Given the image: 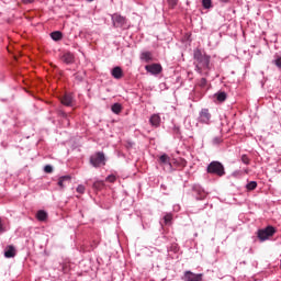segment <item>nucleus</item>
<instances>
[{
    "instance_id": "41",
    "label": "nucleus",
    "mask_w": 281,
    "mask_h": 281,
    "mask_svg": "<svg viewBox=\"0 0 281 281\" xmlns=\"http://www.w3.org/2000/svg\"><path fill=\"white\" fill-rule=\"evenodd\" d=\"M245 173H246V175H249V169H245Z\"/></svg>"
},
{
    "instance_id": "19",
    "label": "nucleus",
    "mask_w": 281,
    "mask_h": 281,
    "mask_svg": "<svg viewBox=\"0 0 281 281\" xmlns=\"http://www.w3.org/2000/svg\"><path fill=\"white\" fill-rule=\"evenodd\" d=\"M36 218H37V221H41L42 223L47 221V212H45L44 210L37 211Z\"/></svg>"
},
{
    "instance_id": "8",
    "label": "nucleus",
    "mask_w": 281,
    "mask_h": 281,
    "mask_svg": "<svg viewBox=\"0 0 281 281\" xmlns=\"http://www.w3.org/2000/svg\"><path fill=\"white\" fill-rule=\"evenodd\" d=\"M145 69L148 74H151V76H159V74L164 71V67H161V64H150L145 66Z\"/></svg>"
},
{
    "instance_id": "13",
    "label": "nucleus",
    "mask_w": 281,
    "mask_h": 281,
    "mask_svg": "<svg viewBox=\"0 0 281 281\" xmlns=\"http://www.w3.org/2000/svg\"><path fill=\"white\" fill-rule=\"evenodd\" d=\"M61 60L66 65H74V63L76 61V56H74L71 52H67L64 53V55L61 56Z\"/></svg>"
},
{
    "instance_id": "42",
    "label": "nucleus",
    "mask_w": 281,
    "mask_h": 281,
    "mask_svg": "<svg viewBox=\"0 0 281 281\" xmlns=\"http://www.w3.org/2000/svg\"><path fill=\"white\" fill-rule=\"evenodd\" d=\"M86 1H88L89 3H91V2L94 1V0H86Z\"/></svg>"
},
{
    "instance_id": "15",
    "label": "nucleus",
    "mask_w": 281,
    "mask_h": 281,
    "mask_svg": "<svg viewBox=\"0 0 281 281\" xmlns=\"http://www.w3.org/2000/svg\"><path fill=\"white\" fill-rule=\"evenodd\" d=\"M74 103V97L71 94H64V97L61 98V104H64V106H71V104Z\"/></svg>"
},
{
    "instance_id": "30",
    "label": "nucleus",
    "mask_w": 281,
    "mask_h": 281,
    "mask_svg": "<svg viewBox=\"0 0 281 281\" xmlns=\"http://www.w3.org/2000/svg\"><path fill=\"white\" fill-rule=\"evenodd\" d=\"M241 161L245 164V166H249V164H251V158H249V156L244 154L241 155Z\"/></svg>"
},
{
    "instance_id": "20",
    "label": "nucleus",
    "mask_w": 281,
    "mask_h": 281,
    "mask_svg": "<svg viewBox=\"0 0 281 281\" xmlns=\"http://www.w3.org/2000/svg\"><path fill=\"white\" fill-rule=\"evenodd\" d=\"M50 38H53V41H63V32H60V31L52 32Z\"/></svg>"
},
{
    "instance_id": "34",
    "label": "nucleus",
    "mask_w": 281,
    "mask_h": 281,
    "mask_svg": "<svg viewBox=\"0 0 281 281\" xmlns=\"http://www.w3.org/2000/svg\"><path fill=\"white\" fill-rule=\"evenodd\" d=\"M44 172H46L47 175H52V172H54V168L50 165H46L44 167Z\"/></svg>"
},
{
    "instance_id": "11",
    "label": "nucleus",
    "mask_w": 281,
    "mask_h": 281,
    "mask_svg": "<svg viewBox=\"0 0 281 281\" xmlns=\"http://www.w3.org/2000/svg\"><path fill=\"white\" fill-rule=\"evenodd\" d=\"M184 281H203V273H193L192 271L184 272Z\"/></svg>"
},
{
    "instance_id": "7",
    "label": "nucleus",
    "mask_w": 281,
    "mask_h": 281,
    "mask_svg": "<svg viewBox=\"0 0 281 281\" xmlns=\"http://www.w3.org/2000/svg\"><path fill=\"white\" fill-rule=\"evenodd\" d=\"M211 120H212V114L210 113V110L209 109H202L200 111L198 122H200V124H210Z\"/></svg>"
},
{
    "instance_id": "4",
    "label": "nucleus",
    "mask_w": 281,
    "mask_h": 281,
    "mask_svg": "<svg viewBox=\"0 0 281 281\" xmlns=\"http://www.w3.org/2000/svg\"><path fill=\"white\" fill-rule=\"evenodd\" d=\"M277 232L278 229L274 226L269 225L266 228L259 229L257 232V236L259 240L265 241V240H269V238H271V236H273Z\"/></svg>"
},
{
    "instance_id": "40",
    "label": "nucleus",
    "mask_w": 281,
    "mask_h": 281,
    "mask_svg": "<svg viewBox=\"0 0 281 281\" xmlns=\"http://www.w3.org/2000/svg\"><path fill=\"white\" fill-rule=\"evenodd\" d=\"M221 3H229V0H220Z\"/></svg>"
},
{
    "instance_id": "24",
    "label": "nucleus",
    "mask_w": 281,
    "mask_h": 281,
    "mask_svg": "<svg viewBox=\"0 0 281 281\" xmlns=\"http://www.w3.org/2000/svg\"><path fill=\"white\" fill-rule=\"evenodd\" d=\"M196 85L200 87V89H207V79L201 78Z\"/></svg>"
},
{
    "instance_id": "16",
    "label": "nucleus",
    "mask_w": 281,
    "mask_h": 281,
    "mask_svg": "<svg viewBox=\"0 0 281 281\" xmlns=\"http://www.w3.org/2000/svg\"><path fill=\"white\" fill-rule=\"evenodd\" d=\"M71 181V176H63L59 178L58 182H57V186H59V188L61 190L65 189V183H69Z\"/></svg>"
},
{
    "instance_id": "9",
    "label": "nucleus",
    "mask_w": 281,
    "mask_h": 281,
    "mask_svg": "<svg viewBox=\"0 0 281 281\" xmlns=\"http://www.w3.org/2000/svg\"><path fill=\"white\" fill-rule=\"evenodd\" d=\"M171 164L175 170H183V168L188 166V160H186L184 158H173L171 159Z\"/></svg>"
},
{
    "instance_id": "32",
    "label": "nucleus",
    "mask_w": 281,
    "mask_h": 281,
    "mask_svg": "<svg viewBox=\"0 0 281 281\" xmlns=\"http://www.w3.org/2000/svg\"><path fill=\"white\" fill-rule=\"evenodd\" d=\"M272 64L276 65V67H278L279 69H281V56H277Z\"/></svg>"
},
{
    "instance_id": "33",
    "label": "nucleus",
    "mask_w": 281,
    "mask_h": 281,
    "mask_svg": "<svg viewBox=\"0 0 281 281\" xmlns=\"http://www.w3.org/2000/svg\"><path fill=\"white\" fill-rule=\"evenodd\" d=\"M87 188H85V186L79 184L76 189V191L78 192V194H85Z\"/></svg>"
},
{
    "instance_id": "25",
    "label": "nucleus",
    "mask_w": 281,
    "mask_h": 281,
    "mask_svg": "<svg viewBox=\"0 0 281 281\" xmlns=\"http://www.w3.org/2000/svg\"><path fill=\"white\" fill-rule=\"evenodd\" d=\"M216 100H217L218 102H225V100H227V93H225V92H218V93L216 94Z\"/></svg>"
},
{
    "instance_id": "5",
    "label": "nucleus",
    "mask_w": 281,
    "mask_h": 281,
    "mask_svg": "<svg viewBox=\"0 0 281 281\" xmlns=\"http://www.w3.org/2000/svg\"><path fill=\"white\" fill-rule=\"evenodd\" d=\"M90 164L93 168H100V166H106V157L102 151H98L90 157Z\"/></svg>"
},
{
    "instance_id": "35",
    "label": "nucleus",
    "mask_w": 281,
    "mask_h": 281,
    "mask_svg": "<svg viewBox=\"0 0 281 281\" xmlns=\"http://www.w3.org/2000/svg\"><path fill=\"white\" fill-rule=\"evenodd\" d=\"M4 232H8V228H5V226L3 225V222L1 221V217H0V234H4Z\"/></svg>"
},
{
    "instance_id": "27",
    "label": "nucleus",
    "mask_w": 281,
    "mask_h": 281,
    "mask_svg": "<svg viewBox=\"0 0 281 281\" xmlns=\"http://www.w3.org/2000/svg\"><path fill=\"white\" fill-rule=\"evenodd\" d=\"M167 3L170 8V10H175V8H177V5H179V0H167Z\"/></svg>"
},
{
    "instance_id": "12",
    "label": "nucleus",
    "mask_w": 281,
    "mask_h": 281,
    "mask_svg": "<svg viewBox=\"0 0 281 281\" xmlns=\"http://www.w3.org/2000/svg\"><path fill=\"white\" fill-rule=\"evenodd\" d=\"M111 76H112V78H114L115 80H122V78H124V70L122 69V67L115 66V67L112 68V70H111Z\"/></svg>"
},
{
    "instance_id": "3",
    "label": "nucleus",
    "mask_w": 281,
    "mask_h": 281,
    "mask_svg": "<svg viewBox=\"0 0 281 281\" xmlns=\"http://www.w3.org/2000/svg\"><path fill=\"white\" fill-rule=\"evenodd\" d=\"M113 27H120L121 30H126L128 27V20L120 13H114L111 15Z\"/></svg>"
},
{
    "instance_id": "21",
    "label": "nucleus",
    "mask_w": 281,
    "mask_h": 281,
    "mask_svg": "<svg viewBox=\"0 0 281 281\" xmlns=\"http://www.w3.org/2000/svg\"><path fill=\"white\" fill-rule=\"evenodd\" d=\"M61 271L63 273H69V271H71V263L69 261H64L61 263Z\"/></svg>"
},
{
    "instance_id": "1",
    "label": "nucleus",
    "mask_w": 281,
    "mask_h": 281,
    "mask_svg": "<svg viewBox=\"0 0 281 281\" xmlns=\"http://www.w3.org/2000/svg\"><path fill=\"white\" fill-rule=\"evenodd\" d=\"M193 65H195V71L200 74V76H210V70L212 69L210 66L212 56L207 55L205 50H201V48H195L193 50Z\"/></svg>"
},
{
    "instance_id": "26",
    "label": "nucleus",
    "mask_w": 281,
    "mask_h": 281,
    "mask_svg": "<svg viewBox=\"0 0 281 281\" xmlns=\"http://www.w3.org/2000/svg\"><path fill=\"white\" fill-rule=\"evenodd\" d=\"M93 190H103L104 189V181H95L92 186Z\"/></svg>"
},
{
    "instance_id": "14",
    "label": "nucleus",
    "mask_w": 281,
    "mask_h": 281,
    "mask_svg": "<svg viewBox=\"0 0 281 281\" xmlns=\"http://www.w3.org/2000/svg\"><path fill=\"white\" fill-rule=\"evenodd\" d=\"M16 256V248L14 246L10 245L4 250V257L5 258H14Z\"/></svg>"
},
{
    "instance_id": "37",
    "label": "nucleus",
    "mask_w": 281,
    "mask_h": 281,
    "mask_svg": "<svg viewBox=\"0 0 281 281\" xmlns=\"http://www.w3.org/2000/svg\"><path fill=\"white\" fill-rule=\"evenodd\" d=\"M213 142H214V144H221V142H223V139L220 137H215Z\"/></svg>"
},
{
    "instance_id": "2",
    "label": "nucleus",
    "mask_w": 281,
    "mask_h": 281,
    "mask_svg": "<svg viewBox=\"0 0 281 281\" xmlns=\"http://www.w3.org/2000/svg\"><path fill=\"white\" fill-rule=\"evenodd\" d=\"M207 175H215V177H225V166L221 161L213 160L206 168Z\"/></svg>"
},
{
    "instance_id": "36",
    "label": "nucleus",
    "mask_w": 281,
    "mask_h": 281,
    "mask_svg": "<svg viewBox=\"0 0 281 281\" xmlns=\"http://www.w3.org/2000/svg\"><path fill=\"white\" fill-rule=\"evenodd\" d=\"M171 249H172V251H175V254H177L179 251V246H177V244H176V245L171 246Z\"/></svg>"
},
{
    "instance_id": "22",
    "label": "nucleus",
    "mask_w": 281,
    "mask_h": 281,
    "mask_svg": "<svg viewBox=\"0 0 281 281\" xmlns=\"http://www.w3.org/2000/svg\"><path fill=\"white\" fill-rule=\"evenodd\" d=\"M258 188V182L256 181H250L246 184V189L248 190V192H251L254 190H256Z\"/></svg>"
},
{
    "instance_id": "18",
    "label": "nucleus",
    "mask_w": 281,
    "mask_h": 281,
    "mask_svg": "<svg viewBox=\"0 0 281 281\" xmlns=\"http://www.w3.org/2000/svg\"><path fill=\"white\" fill-rule=\"evenodd\" d=\"M140 60H144L145 63H150L153 60V53H150V52H143L140 54Z\"/></svg>"
},
{
    "instance_id": "31",
    "label": "nucleus",
    "mask_w": 281,
    "mask_h": 281,
    "mask_svg": "<svg viewBox=\"0 0 281 281\" xmlns=\"http://www.w3.org/2000/svg\"><path fill=\"white\" fill-rule=\"evenodd\" d=\"M105 181H108L109 183H115V181H117V177H115L114 175H110L105 178Z\"/></svg>"
},
{
    "instance_id": "28",
    "label": "nucleus",
    "mask_w": 281,
    "mask_h": 281,
    "mask_svg": "<svg viewBox=\"0 0 281 281\" xmlns=\"http://www.w3.org/2000/svg\"><path fill=\"white\" fill-rule=\"evenodd\" d=\"M164 221H165V225H170V223H172V213H167L164 216Z\"/></svg>"
},
{
    "instance_id": "38",
    "label": "nucleus",
    "mask_w": 281,
    "mask_h": 281,
    "mask_svg": "<svg viewBox=\"0 0 281 281\" xmlns=\"http://www.w3.org/2000/svg\"><path fill=\"white\" fill-rule=\"evenodd\" d=\"M23 3L27 4V3H34V0H22Z\"/></svg>"
},
{
    "instance_id": "39",
    "label": "nucleus",
    "mask_w": 281,
    "mask_h": 281,
    "mask_svg": "<svg viewBox=\"0 0 281 281\" xmlns=\"http://www.w3.org/2000/svg\"><path fill=\"white\" fill-rule=\"evenodd\" d=\"M61 117H67V113L60 112Z\"/></svg>"
},
{
    "instance_id": "10",
    "label": "nucleus",
    "mask_w": 281,
    "mask_h": 281,
    "mask_svg": "<svg viewBox=\"0 0 281 281\" xmlns=\"http://www.w3.org/2000/svg\"><path fill=\"white\" fill-rule=\"evenodd\" d=\"M193 192L195 193L196 200L198 201H203V199L207 198V192L201 188V186H193L192 188Z\"/></svg>"
},
{
    "instance_id": "17",
    "label": "nucleus",
    "mask_w": 281,
    "mask_h": 281,
    "mask_svg": "<svg viewBox=\"0 0 281 281\" xmlns=\"http://www.w3.org/2000/svg\"><path fill=\"white\" fill-rule=\"evenodd\" d=\"M149 122L151 126L158 127L161 124V117L159 116V114H153L149 119Z\"/></svg>"
},
{
    "instance_id": "29",
    "label": "nucleus",
    "mask_w": 281,
    "mask_h": 281,
    "mask_svg": "<svg viewBox=\"0 0 281 281\" xmlns=\"http://www.w3.org/2000/svg\"><path fill=\"white\" fill-rule=\"evenodd\" d=\"M202 7L204 10H210L212 8V0H202Z\"/></svg>"
},
{
    "instance_id": "6",
    "label": "nucleus",
    "mask_w": 281,
    "mask_h": 281,
    "mask_svg": "<svg viewBox=\"0 0 281 281\" xmlns=\"http://www.w3.org/2000/svg\"><path fill=\"white\" fill-rule=\"evenodd\" d=\"M158 164L161 166V168H166L168 166L169 172H175V168L172 167V160L170 159V156L168 154H162L158 158Z\"/></svg>"
},
{
    "instance_id": "23",
    "label": "nucleus",
    "mask_w": 281,
    "mask_h": 281,
    "mask_svg": "<svg viewBox=\"0 0 281 281\" xmlns=\"http://www.w3.org/2000/svg\"><path fill=\"white\" fill-rule=\"evenodd\" d=\"M111 109L115 115H120V113H122V104L120 103H114Z\"/></svg>"
}]
</instances>
